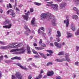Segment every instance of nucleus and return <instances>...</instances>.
Segmentation results:
<instances>
[{
	"mask_svg": "<svg viewBox=\"0 0 79 79\" xmlns=\"http://www.w3.org/2000/svg\"><path fill=\"white\" fill-rule=\"evenodd\" d=\"M38 79H41L42 77V75L41 74H40L38 76Z\"/></svg>",
	"mask_w": 79,
	"mask_h": 79,
	"instance_id": "nucleus-32",
	"label": "nucleus"
},
{
	"mask_svg": "<svg viewBox=\"0 0 79 79\" xmlns=\"http://www.w3.org/2000/svg\"><path fill=\"white\" fill-rule=\"evenodd\" d=\"M35 18H33L32 19V20L31 21V24L32 25H34L35 23Z\"/></svg>",
	"mask_w": 79,
	"mask_h": 79,
	"instance_id": "nucleus-20",
	"label": "nucleus"
},
{
	"mask_svg": "<svg viewBox=\"0 0 79 79\" xmlns=\"http://www.w3.org/2000/svg\"><path fill=\"white\" fill-rule=\"evenodd\" d=\"M47 3H48L49 4H52L53 3V2H47Z\"/></svg>",
	"mask_w": 79,
	"mask_h": 79,
	"instance_id": "nucleus-54",
	"label": "nucleus"
},
{
	"mask_svg": "<svg viewBox=\"0 0 79 79\" xmlns=\"http://www.w3.org/2000/svg\"><path fill=\"white\" fill-rule=\"evenodd\" d=\"M11 26H12V25H11V24H9L8 25L3 26V27L4 28H5V29H10Z\"/></svg>",
	"mask_w": 79,
	"mask_h": 79,
	"instance_id": "nucleus-12",
	"label": "nucleus"
},
{
	"mask_svg": "<svg viewBox=\"0 0 79 79\" xmlns=\"http://www.w3.org/2000/svg\"><path fill=\"white\" fill-rule=\"evenodd\" d=\"M67 5L66 3L62 2L59 4V6L60 9H62V8H65V6H66Z\"/></svg>",
	"mask_w": 79,
	"mask_h": 79,
	"instance_id": "nucleus-8",
	"label": "nucleus"
},
{
	"mask_svg": "<svg viewBox=\"0 0 79 79\" xmlns=\"http://www.w3.org/2000/svg\"><path fill=\"white\" fill-rule=\"evenodd\" d=\"M21 68H22V69H24L25 70H27V68L24 67H23L22 66L21 67Z\"/></svg>",
	"mask_w": 79,
	"mask_h": 79,
	"instance_id": "nucleus-37",
	"label": "nucleus"
},
{
	"mask_svg": "<svg viewBox=\"0 0 79 79\" xmlns=\"http://www.w3.org/2000/svg\"><path fill=\"white\" fill-rule=\"evenodd\" d=\"M34 4L36 5H37V6H40V5H41V3L36 2H35Z\"/></svg>",
	"mask_w": 79,
	"mask_h": 79,
	"instance_id": "nucleus-30",
	"label": "nucleus"
},
{
	"mask_svg": "<svg viewBox=\"0 0 79 79\" xmlns=\"http://www.w3.org/2000/svg\"><path fill=\"white\" fill-rule=\"evenodd\" d=\"M79 62L77 61L75 63V65H76V66H79Z\"/></svg>",
	"mask_w": 79,
	"mask_h": 79,
	"instance_id": "nucleus-47",
	"label": "nucleus"
},
{
	"mask_svg": "<svg viewBox=\"0 0 79 79\" xmlns=\"http://www.w3.org/2000/svg\"><path fill=\"white\" fill-rule=\"evenodd\" d=\"M73 36V35L71 33H67V37H71Z\"/></svg>",
	"mask_w": 79,
	"mask_h": 79,
	"instance_id": "nucleus-25",
	"label": "nucleus"
},
{
	"mask_svg": "<svg viewBox=\"0 0 79 79\" xmlns=\"http://www.w3.org/2000/svg\"><path fill=\"white\" fill-rule=\"evenodd\" d=\"M66 61H68V62H69V63L71 62V60H66Z\"/></svg>",
	"mask_w": 79,
	"mask_h": 79,
	"instance_id": "nucleus-63",
	"label": "nucleus"
},
{
	"mask_svg": "<svg viewBox=\"0 0 79 79\" xmlns=\"http://www.w3.org/2000/svg\"><path fill=\"white\" fill-rule=\"evenodd\" d=\"M20 49L18 50V51H19V50H20L21 51V52H17L16 53V54H21V53H24V52H25V51H26V49H25L24 48H21Z\"/></svg>",
	"mask_w": 79,
	"mask_h": 79,
	"instance_id": "nucleus-7",
	"label": "nucleus"
},
{
	"mask_svg": "<svg viewBox=\"0 0 79 79\" xmlns=\"http://www.w3.org/2000/svg\"><path fill=\"white\" fill-rule=\"evenodd\" d=\"M30 11L31 13H32L34 11V9L32 8H31L30 9Z\"/></svg>",
	"mask_w": 79,
	"mask_h": 79,
	"instance_id": "nucleus-49",
	"label": "nucleus"
},
{
	"mask_svg": "<svg viewBox=\"0 0 79 79\" xmlns=\"http://www.w3.org/2000/svg\"><path fill=\"white\" fill-rule=\"evenodd\" d=\"M24 28L25 30L27 31L25 32V34H26V35H28L29 34L27 33V32L28 33H29V32H30V30H29V29L28 27H27V25H24Z\"/></svg>",
	"mask_w": 79,
	"mask_h": 79,
	"instance_id": "nucleus-4",
	"label": "nucleus"
},
{
	"mask_svg": "<svg viewBox=\"0 0 79 79\" xmlns=\"http://www.w3.org/2000/svg\"><path fill=\"white\" fill-rule=\"evenodd\" d=\"M8 21L6 20V21L4 22V24H8Z\"/></svg>",
	"mask_w": 79,
	"mask_h": 79,
	"instance_id": "nucleus-41",
	"label": "nucleus"
},
{
	"mask_svg": "<svg viewBox=\"0 0 79 79\" xmlns=\"http://www.w3.org/2000/svg\"><path fill=\"white\" fill-rule=\"evenodd\" d=\"M27 52L28 53H31V50L30 49V47L29 45H27Z\"/></svg>",
	"mask_w": 79,
	"mask_h": 79,
	"instance_id": "nucleus-18",
	"label": "nucleus"
},
{
	"mask_svg": "<svg viewBox=\"0 0 79 79\" xmlns=\"http://www.w3.org/2000/svg\"><path fill=\"white\" fill-rule=\"evenodd\" d=\"M57 35H56V37H61V32L60 31H57Z\"/></svg>",
	"mask_w": 79,
	"mask_h": 79,
	"instance_id": "nucleus-17",
	"label": "nucleus"
},
{
	"mask_svg": "<svg viewBox=\"0 0 79 79\" xmlns=\"http://www.w3.org/2000/svg\"><path fill=\"white\" fill-rule=\"evenodd\" d=\"M32 33L33 34H35V31H34V30H32Z\"/></svg>",
	"mask_w": 79,
	"mask_h": 79,
	"instance_id": "nucleus-62",
	"label": "nucleus"
},
{
	"mask_svg": "<svg viewBox=\"0 0 79 79\" xmlns=\"http://www.w3.org/2000/svg\"><path fill=\"white\" fill-rule=\"evenodd\" d=\"M35 48L36 50H43V49H44V48H40V47H35Z\"/></svg>",
	"mask_w": 79,
	"mask_h": 79,
	"instance_id": "nucleus-26",
	"label": "nucleus"
},
{
	"mask_svg": "<svg viewBox=\"0 0 79 79\" xmlns=\"http://www.w3.org/2000/svg\"><path fill=\"white\" fill-rule=\"evenodd\" d=\"M40 45H41L42 47H46V45H45V44H41Z\"/></svg>",
	"mask_w": 79,
	"mask_h": 79,
	"instance_id": "nucleus-43",
	"label": "nucleus"
},
{
	"mask_svg": "<svg viewBox=\"0 0 79 79\" xmlns=\"http://www.w3.org/2000/svg\"><path fill=\"white\" fill-rule=\"evenodd\" d=\"M17 64V65L20 67V68H21L22 66V65H21V64H20L19 63L17 64Z\"/></svg>",
	"mask_w": 79,
	"mask_h": 79,
	"instance_id": "nucleus-48",
	"label": "nucleus"
},
{
	"mask_svg": "<svg viewBox=\"0 0 79 79\" xmlns=\"http://www.w3.org/2000/svg\"><path fill=\"white\" fill-rule=\"evenodd\" d=\"M30 13L29 11H28L27 13H25V14L26 15H23V18L26 20L27 21L28 19L29 18V14Z\"/></svg>",
	"mask_w": 79,
	"mask_h": 79,
	"instance_id": "nucleus-6",
	"label": "nucleus"
},
{
	"mask_svg": "<svg viewBox=\"0 0 79 79\" xmlns=\"http://www.w3.org/2000/svg\"><path fill=\"white\" fill-rule=\"evenodd\" d=\"M50 64L52 65V62H48L47 64V66H49L50 65Z\"/></svg>",
	"mask_w": 79,
	"mask_h": 79,
	"instance_id": "nucleus-40",
	"label": "nucleus"
},
{
	"mask_svg": "<svg viewBox=\"0 0 79 79\" xmlns=\"http://www.w3.org/2000/svg\"><path fill=\"white\" fill-rule=\"evenodd\" d=\"M56 40L57 41V42H60L61 40L60 39V38L59 37H57L56 38Z\"/></svg>",
	"mask_w": 79,
	"mask_h": 79,
	"instance_id": "nucleus-36",
	"label": "nucleus"
},
{
	"mask_svg": "<svg viewBox=\"0 0 79 79\" xmlns=\"http://www.w3.org/2000/svg\"><path fill=\"white\" fill-rule=\"evenodd\" d=\"M7 7L9 8L10 7V8H12V6H11V4L9 3V4H8L7 6Z\"/></svg>",
	"mask_w": 79,
	"mask_h": 79,
	"instance_id": "nucleus-33",
	"label": "nucleus"
},
{
	"mask_svg": "<svg viewBox=\"0 0 79 79\" xmlns=\"http://www.w3.org/2000/svg\"><path fill=\"white\" fill-rule=\"evenodd\" d=\"M21 68H22V69H24L25 70H27V68L24 67H23L22 66L21 67Z\"/></svg>",
	"mask_w": 79,
	"mask_h": 79,
	"instance_id": "nucleus-38",
	"label": "nucleus"
},
{
	"mask_svg": "<svg viewBox=\"0 0 79 79\" xmlns=\"http://www.w3.org/2000/svg\"><path fill=\"white\" fill-rule=\"evenodd\" d=\"M0 60H3V56H2L0 57Z\"/></svg>",
	"mask_w": 79,
	"mask_h": 79,
	"instance_id": "nucleus-55",
	"label": "nucleus"
},
{
	"mask_svg": "<svg viewBox=\"0 0 79 79\" xmlns=\"http://www.w3.org/2000/svg\"><path fill=\"white\" fill-rule=\"evenodd\" d=\"M65 58L66 60H70V59L69 58V54H65Z\"/></svg>",
	"mask_w": 79,
	"mask_h": 79,
	"instance_id": "nucleus-19",
	"label": "nucleus"
},
{
	"mask_svg": "<svg viewBox=\"0 0 79 79\" xmlns=\"http://www.w3.org/2000/svg\"><path fill=\"white\" fill-rule=\"evenodd\" d=\"M7 14V15H8L9 13L10 14V15L11 16H13V17H15V16H16V15L15 14V13L13 11V10L11 9L9 10L6 13Z\"/></svg>",
	"mask_w": 79,
	"mask_h": 79,
	"instance_id": "nucleus-3",
	"label": "nucleus"
},
{
	"mask_svg": "<svg viewBox=\"0 0 79 79\" xmlns=\"http://www.w3.org/2000/svg\"><path fill=\"white\" fill-rule=\"evenodd\" d=\"M69 19H67L66 20H64V23L66 24L67 27H68L69 25Z\"/></svg>",
	"mask_w": 79,
	"mask_h": 79,
	"instance_id": "nucleus-11",
	"label": "nucleus"
},
{
	"mask_svg": "<svg viewBox=\"0 0 79 79\" xmlns=\"http://www.w3.org/2000/svg\"><path fill=\"white\" fill-rule=\"evenodd\" d=\"M48 17L50 19H52L53 17V15L50 13L48 12L42 13L41 15V18L42 19H45V18H47Z\"/></svg>",
	"mask_w": 79,
	"mask_h": 79,
	"instance_id": "nucleus-1",
	"label": "nucleus"
},
{
	"mask_svg": "<svg viewBox=\"0 0 79 79\" xmlns=\"http://www.w3.org/2000/svg\"><path fill=\"white\" fill-rule=\"evenodd\" d=\"M34 56L35 58H39V55H38V56Z\"/></svg>",
	"mask_w": 79,
	"mask_h": 79,
	"instance_id": "nucleus-56",
	"label": "nucleus"
},
{
	"mask_svg": "<svg viewBox=\"0 0 79 79\" xmlns=\"http://www.w3.org/2000/svg\"><path fill=\"white\" fill-rule=\"evenodd\" d=\"M75 34L76 35H79V31L78 30L77 31V32L75 33Z\"/></svg>",
	"mask_w": 79,
	"mask_h": 79,
	"instance_id": "nucleus-35",
	"label": "nucleus"
},
{
	"mask_svg": "<svg viewBox=\"0 0 79 79\" xmlns=\"http://www.w3.org/2000/svg\"><path fill=\"white\" fill-rule=\"evenodd\" d=\"M12 79H16V77L14 75H12Z\"/></svg>",
	"mask_w": 79,
	"mask_h": 79,
	"instance_id": "nucleus-51",
	"label": "nucleus"
},
{
	"mask_svg": "<svg viewBox=\"0 0 79 79\" xmlns=\"http://www.w3.org/2000/svg\"><path fill=\"white\" fill-rule=\"evenodd\" d=\"M73 10L77 11V15H79V10L75 7L73 8Z\"/></svg>",
	"mask_w": 79,
	"mask_h": 79,
	"instance_id": "nucleus-21",
	"label": "nucleus"
},
{
	"mask_svg": "<svg viewBox=\"0 0 79 79\" xmlns=\"http://www.w3.org/2000/svg\"><path fill=\"white\" fill-rule=\"evenodd\" d=\"M72 18H73V19H77L78 18V17L77 16V15H73L72 16Z\"/></svg>",
	"mask_w": 79,
	"mask_h": 79,
	"instance_id": "nucleus-27",
	"label": "nucleus"
},
{
	"mask_svg": "<svg viewBox=\"0 0 79 79\" xmlns=\"http://www.w3.org/2000/svg\"><path fill=\"white\" fill-rule=\"evenodd\" d=\"M54 45L58 48H61V45L58 43L56 42H55Z\"/></svg>",
	"mask_w": 79,
	"mask_h": 79,
	"instance_id": "nucleus-9",
	"label": "nucleus"
},
{
	"mask_svg": "<svg viewBox=\"0 0 79 79\" xmlns=\"http://www.w3.org/2000/svg\"><path fill=\"white\" fill-rule=\"evenodd\" d=\"M0 44L2 45H5V43L3 42L2 41H0Z\"/></svg>",
	"mask_w": 79,
	"mask_h": 79,
	"instance_id": "nucleus-46",
	"label": "nucleus"
},
{
	"mask_svg": "<svg viewBox=\"0 0 79 79\" xmlns=\"http://www.w3.org/2000/svg\"><path fill=\"white\" fill-rule=\"evenodd\" d=\"M71 29L73 31H76V27L74 26H71Z\"/></svg>",
	"mask_w": 79,
	"mask_h": 79,
	"instance_id": "nucleus-24",
	"label": "nucleus"
},
{
	"mask_svg": "<svg viewBox=\"0 0 79 79\" xmlns=\"http://www.w3.org/2000/svg\"><path fill=\"white\" fill-rule=\"evenodd\" d=\"M38 33L39 34H44V32L40 31V29L38 30Z\"/></svg>",
	"mask_w": 79,
	"mask_h": 79,
	"instance_id": "nucleus-39",
	"label": "nucleus"
},
{
	"mask_svg": "<svg viewBox=\"0 0 79 79\" xmlns=\"http://www.w3.org/2000/svg\"><path fill=\"white\" fill-rule=\"evenodd\" d=\"M50 45H51V46H52V47H53V43H51L50 44Z\"/></svg>",
	"mask_w": 79,
	"mask_h": 79,
	"instance_id": "nucleus-64",
	"label": "nucleus"
},
{
	"mask_svg": "<svg viewBox=\"0 0 79 79\" xmlns=\"http://www.w3.org/2000/svg\"><path fill=\"white\" fill-rule=\"evenodd\" d=\"M47 52H48L50 54H52L53 53V51L52 50H47Z\"/></svg>",
	"mask_w": 79,
	"mask_h": 79,
	"instance_id": "nucleus-29",
	"label": "nucleus"
},
{
	"mask_svg": "<svg viewBox=\"0 0 79 79\" xmlns=\"http://www.w3.org/2000/svg\"><path fill=\"white\" fill-rule=\"evenodd\" d=\"M56 78L57 79H61V77L60 76H57L56 77Z\"/></svg>",
	"mask_w": 79,
	"mask_h": 79,
	"instance_id": "nucleus-44",
	"label": "nucleus"
},
{
	"mask_svg": "<svg viewBox=\"0 0 79 79\" xmlns=\"http://www.w3.org/2000/svg\"><path fill=\"white\" fill-rule=\"evenodd\" d=\"M47 6H51L52 8H53L55 11L58 10V5L56 4H52L51 5L47 4Z\"/></svg>",
	"mask_w": 79,
	"mask_h": 79,
	"instance_id": "nucleus-2",
	"label": "nucleus"
},
{
	"mask_svg": "<svg viewBox=\"0 0 79 79\" xmlns=\"http://www.w3.org/2000/svg\"><path fill=\"white\" fill-rule=\"evenodd\" d=\"M46 44H50V42L49 41H47L46 42Z\"/></svg>",
	"mask_w": 79,
	"mask_h": 79,
	"instance_id": "nucleus-61",
	"label": "nucleus"
},
{
	"mask_svg": "<svg viewBox=\"0 0 79 79\" xmlns=\"http://www.w3.org/2000/svg\"><path fill=\"white\" fill-rule=\"evenodd\" d=\"M15 59L16 60H21V58L20 57L15 56L11 58V60H15Z\"/></svg>",
	"mask_w": 79,
	"mask_h": 79,
	"instance_id": "nucleus-15",
	"label": "nucleus"
},
{
	"mask_svg": "<svg viewBox=\"0 0 79 79\" xmlns=\"http://www.w3.org/2000/svg\"><path fill=\"white\" fill-rule=\"evenodd\" d=\"M48 34H49V35H51V33L50 32H51V30H50V31H48Z\"/></svg>",
	"mask_w": 79,
	"mask_h": 79,
	"instance_id": "nucleus-53",
	"label": "nucleus"
},
{
	"mask_svg": "<svg viewBox=\"0 0 79 79\" xmlns=\"http://www.w3.org/2000/svg\"><path fill=\"white\" fill-rule=\"evenodd\" d=\"M33 45H34V47H37V44L36 43H34L33 44Z\"/></svg>",
	"mask_w": 79,
	"mask_h": 79,
	"instance_id": "nucleus-57",
	"label": "nucleus"
},
{
	"mask_svg": "<svg viewBox=\"0 0 79 79\" xmlns=\"http://www.w3.org/2000/svg\"><path fill=\"white\" fill-rule=\"evenodd\" d=\"M40 74H42V73H44V70L43 69H41L40 71Z\"/></svg>",
	"mask_w": 79,
	"mask_h": 79,
	"instance_id": "nucleus-52",
	"label": "nucleus"
},
{
	"mask_svg": "<svg viewBox=\"0 0 79 79\" xmlns=\"http://www.w3.org/2000/svg\"><path fill=\"white\" fill-rule=\"evenodd\" d=\"M74 2H77L78 3H79V0H74Z\"/></svg>",
	"mask_w": 79,
	"mask_h": 79,
	"instance_id": "nucleus-58",
	"label": "nucleus"
},
{
	"mask_svg": "<svg viewBox=\"0 0 79 79\" xmlns=\"http://www.w3.org/2000/svg\"><path fill=\"white\" fill-rule=\"evenodd\" d=\"M15 75L18 79H22V78L23 77V75L19 72H16Z\"/></svg>",
	"mask_w": 79,
	"mask_h": 79,
	"instance_id": "nucleus-5",
	"label": "nucleus"
},
{
	"mask_svg": "<svg viewBox=\"0 0 79 79\" xmlns=\"http://www.w3.org/2000/svg\"><path fill=\"white\" fill-rule=\"evenodd\" d=\"M19 50H20V49H12L10 51V52H16V51H18Z\"/></svg>",
	"mask_w": 79,
	"mask_h": 79,
	"instance_id": "nucleus-22",
	"label": "nucleus"
},
{
	"mask_svg": "<svg viewBox=\"0 0 79 79\" xmlns=\"http://www.w3.org/2000/svg\"><path fill=\"white\" fill-rule=\"evenodd\" d=\"M16 44H17V43H12L10 44L8 46H12V47H13V46H14V45H16Z\"/></svg>",
	"mask_w": 79,
	"mask_h": 79,
	"instance_id": "nucleus-31",
	"label": "nucleus"
},
{
	"mask_svg": "<svg viewBox=\"0 0 79 79\" xmlns=\"http://www.w3.org/2000/svg\"><path fill=\"white\" fill-rule=\"evenodd\" d=\"M2 49H8L10 48V46H2L0 47Z\"/></svg>",
	"mask_w": 79,
	"mask_h": 79,
	"instance_id": "nucleus-14",
	"label": "nucleus"
},
{
	"mask_svg": "<svg viewBox=\"0 0 79 79\" xmlns=\"http://www.w3.org/2000/svg\"><path fill=\"white\" fill-rule=\"evenodd\" d=\"M64 54V53L63 52H60L58 54V55H60V56L61 55H63Z\"/></svg>",
	"mask_w": 79,
	"mask_h": 79,
	"instance_id": "nucleus-28",
	"label": "nucleus"
},
{
	"mask_svg": "<svg viewBox=\"0 0 79 79\" xmlns=\"http://www.w3.org/2000/svg\"><path fill=\"white\" fill-rule=\"evenodd\" d=\"M33 53H34V54H35L36 55H38V53L37 51Z\"/></svg>",
	"mask_w": 79,
	"mask_h": 79,
	"instance_id": "nucleus-60",
	"label": "nucleus"
},
{
	"mask_svg": "<svg viewBox=\"0 0 79 79\" xmlns=\"http://www.w3.org/2000/svg\"><path fill=\"white\" fill-rule=\"evenodd\" d=\"M18 47H21L23 45V44L21 43H20L18 45Z\"/></svg>",
	"mask_w": 79,
	"mask_h": 79,
	"instance_id": "nucleus-45",
	"label": "nucleus"
},
{
	"mask_svg": "<svg viewBox=\"0 0 79 79\" xmlns=\"http://www.w3.org/2000/svg\"><path fill=\"white\" fill-rule=\"evenodd\" d=\"M76 52L78 51L79 50V47L78 46H76Z\"/></svg>",
	"mask_w": 79,
	"mask_h": 79,
	"instance_id": "nucleus-42",
	"label": "nucleus"
},
{
	"mask_svg": "<svg viewBox=\"0 0 79 79\" xmlns=\"http://www.w3.org/2000/svg\"><path fill=\"white\" fill-rule=\"evenodd\" d=\"M39 43H40V45L41 44H42V39H40V41L39 42Z\"/></svg>",
	"mask_w": 79,
	"mask_h": 79,
	"instance_id": "nucleus-50",
	"label": "nucleus"
},
{
	"mask_svg": "<svg viewBox=\"0 0 79 79\" xmlns=\"http://www.w3.org/2000/svg\"><path fill=\"white\" fill-rule=\"evenodd\" d=\"M53 74H54V72L53 71H48L47 73V75L48 76H53Z\"/></svg>",
	"mask_w": 79,
	"mask_h": 79,
	"instance_id": "nucleus-10",
	"label": "nucleus"
},
{
	"mask_svg": "<svg viewBox=\"0 0 79 79\" xmlns=\"http://www.w3.org/2000/svg\"><path fill=\"white\" fill-rule=\"evenodd\" d=\"M10 48H18V45H16L13 47L10 46Z\"/></svg>",
	"mask_w": 79,
	"mask_h": 79,
	"instance_id": "nucleus-23",
	"label": "nucleus"
},
{
	"mask_svg": "<svg viewBox=\"0 0 79 79\" xmlns=\"http://www.w3.org/2000/svg\"><path fill=\"white\" fill-rule=\"evenodd\" d=\"M39 54H40V55H41V56H42L43 58H44V59H46V58H47V57L45 56L44 54H43V53L39 52Z\"/></svg>",
	"mask_w": 79,
	"mask_h": 79,
	"instance_id": "nucleus-16",
	"label": "nucleus"
},
{
	"mask_svg": "<svg viewBox=\"0 0 79 79\" xmlns=\"http://www.w3.org/2000/svg\"><path fill=\"white\" fill-rule=\"evenodd\" d=\"M55 61L57 62H62L63 60H56Z\"/></svg>",
	"mask_w": 79,
	"mask_h": 79,
	"instance_id": "nucleus-34",
	"label": "nucleus"
},
{
	"mask_svg": "<svg viewBox=\"0 0 79 79\" xmlns=\"http://www.w3.org/2000/svg\"><path fill=\"white\" fill-rule=\"evenodd\" d=\"M2 72L0 71V79H1V77H2Z\"/></svg>",
	"mask_w": 79,
	"mask_h": 79,
	"instance_id": "nucleus-59",
	"label": "nucleus"
},
{
	"mask_svg": "<svg viewBox=\"0 0 79 79\" xmlns=\"http://www.w3.org/2000/svg\"><path fill=\"white\" fill-rule=\"evenodd\" d=\"M56 20L55 19V18H54L52 20V24L53 26H56V23H55V22Z\"/></svg>",
	"mask_w": 79,
	"mask_h": 79,
	"instance_id": "nucleus-13",
	"label": "nucleus"
}]
</instances>
